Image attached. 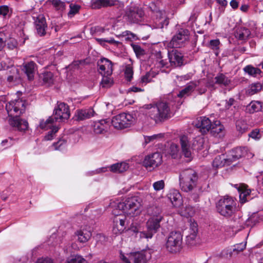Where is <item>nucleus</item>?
Wrapping results in <instances>:
<instances>
[{
    "mask_svg": "<svg viewBox=\"0 0 263 263\" xmlns=\"http://www.w3.org/2000/svg\"><path fill=\"white\" fill-rule=\"evenodd\" d=\"M105 32V29L100 26H93L90 28V33L91 35H101Z\"/></svg>",
    "mask_w": 263,
    "mask_h": 263,
    "instance_id": "50",
    "label": "nucleus"
},
{
    "mask_svg": "<svg viewBox=\"0 0 263 263\" xmlns=\"http://www.w3.org/2000/svg\"><path fill=\"white\" fill-rule=\"evenodd\" d=\"M163 137V135L162 134L154 135L149 136H144V140L145 144H147L152 141H153L154 140L157 138H160Z\"/></svg>",
    "mask_w": 263,
    "mask_h": 263,
    "instance_id": "55",
    "label": "nucleus"
},
{
    "mask_svg": "<svg viewBox=\"0 0 263 263\" xmlns=\"http://www.w3.org/2000/svg\"><path fill=\"white\" fill-rule=\"evenodd\" d=\"M18 45V43L16 40L14 39H10L7 43V47L10 49H14L16 48Z\"/></svg>",
    "mask_w": 263,
    "mask_h": 263,
    "instance_id": "59",
    "label": "nucleus"
},
{
    "mask_svg": "<svg viewBox=\"0 0 263 263\" xmlns=\"http://www.w3.org/2000/svg\"><path fill=\"white\" fill-rule=\"evenodd\" d=\"M154 28L161 29L168 25V18L166 15L164 11L159 12V14L155 15V17L154 20Z\"/></svg>",
    "mask_w": 263,
    "mask_h": 263,
    "instance_id": "20",
    "label": "nucleus"
},
{
    "mask_svg": "<svg viewBox=\"0 0 263 263\" xmlns=\"http://www.w3.org/2000/svg\"><path fill=\"white\" fill-rule=\"evenodd\" d=\"M259 103L257 102H251L249 106V110L250 112L257 111L259 109Z\"/></svg>",
    "mask_w": 263,
    "mask_h": 263,
    "instance_id": "57",
    "label": "nucleus"
},
{
    "mask_svg": "<svg viewBox=\"0 0 263 263\" xmlns=\"http://www.w3.org/2000/svg\"><path fill=\"white\" fill-rule=\"evenodd\" d=\"M179 152V148L177 144H172L170 147V154L172 158L175 159L177 157Z\"/></svg>",
    "mask_w": 263,
    "mask_h": 263,
    "instance_id": "51",
    "label": "nucleus"
},
{
    "mask_svg": "<svg viewBox=\"0 0 263 263\" xmlns=\"http://www.w3.org/2000/svg\"><path fill=\"white\" fill-rule=\"evenodd\" d=\"M219 44H220V42H219V40H211L210 42V45H209L210 47L212 49L216 51L215 52V53L216 55H218V50L219 48Z\"/></svg>",
    "mask_w": 263,
    "mask_h": 263,
    "instance_id": "53",
    "label": "nucleus"
},
{
    "mask_svg": "<svg viewBox=\"0 0 263 263\" xmlns=\"http://www.w3.org/2000/svg\"><path fill=\"white\" fill-rule=\"evenodd\" d=\"M24 110V103L22 100H16L12 114L10 115V117H14L9 120L10 124L21 132L25 130L28 127V122L25 120L21 119L17 117L22 114Z\"/></svg>",
    "mask_w": 263,
    "mask_h": 263,
    "instance_id": "4",
    "label": "nucleus"
},
{
    "mask_svg": "<svg viewBox=\"0 0 263 263\" xmlns=\"http://www.w3.org/2000/svg\"><path fill=\"white\" fill-rule=\"evenodd\" d=\"M211 134L216 137H222L224 135V127L219 121H215L211 124Z\"/></svg>",
    "mask_w": 263,
    "mask_h": 263,
    "instance_id": "24",
    "label": "nucleus"
},
{
    "mask_svg": "<svg viewBox=\"0 0 263 263\" xmlns=\"http://www.w3.org/2000/svg\"><path fill=\"white\" fill-rule=\"evenodd\" d=\"M147 109V114L155 123H159L167 120L171 116L168 104L163 101H158L153 104L145 105Z\"/></svg>",
    "mask_w": 263,
    "mask_h": 263,
    "instance_id": "1",
    "label": "nucleus"
},
{
    "mask_svg": "<svg viewBox=\"0 0 263 263\" xmlns=\"http://www.w3.org/2000/svg\"><path fill=\"white\" fill-rule=\"evenodd\" d=\"M163 219V216L157 217H151L146 222V230L140 232L139 236L140 238L151 239L153 237L160 227V222Z\"/></svg>",
    "mask_w": 263,
    "mask_h": 263,
    "instance_id": "6",
    "label": "nucleus"
},
{
    "mask_svg": "<svg viewBox=\"0 0 263 263\" xmlns=\"http://www.w3.org/2000/svg\"><path fill=\"white\" fill-rule=\"evenodd\" d=\"M262 88V85L260 83H255L249 86L246 90L247 95L252 96L259 92Z\"/></svg>",
    "mask_w": 263,
    "mask_h": 263,
    "instance_id": "36",
    "label": "nucleus"
},
{
    "mask_svg": "<svg viewBox=\"0 0 263 263\" xmlns=\"http://www.w3.org/2000/svg\"><path fill=\"white\" fill-rule=\"evenodd\" d=\"M15 105V100L13 101H11L8 104L6 105V109L8 112L9 116L10 115H12V112L13 111V108Z\"/></svg>",
    "mask_w": 263,
    "mask_h": 263,
    "instance_id": "58",
    "label": "nucleus"
},
{
    "mask_svg": "<svg viewBox=\"0 0 263 263\" xmlns=\"http://www.w3.org/2000/svg\"><path fill=\"white\" fill-rule=\"evenodd\" d=\"M181 154L190 161L192 158L193 149L199 150L202 148L203 140L201 138L195 139L191 143L189 138L185 135L180 137Z\"/></svg>",
    "mask_w": 263,
    "mask_h": 263,
    "instance_id": "3",
    "label": "nucleus"
},
{
    "mask_svg": "<svg viewBox=\"0 0 263 263\" xmlns=\"http://www.w3.org/2000/svg\"><path fill=\"white\" fill-rule=\"evenodd\" d=\"M147 213L151 217H157L158 216H162L161 215V209L156 206H151L147 208Z\"/></svg>",
    "mask_w": 263,
    "mask_h": 263,
    "instance_id": "44",
    "label": "nucleus"
},
{
    "mask_svg": "<svg viewBox=\"0 0 263 263\" xmlns=\"http://www.w3.org/2000/svg\"><path fill=\"white\" fill-rule=\"evenodd\" d=\"M165 247L167 251L171 253L180 252L182 249V236L180 232H172L169 234Z\"/></svg>",
    "mask_w": 263,
    "mask_h": 263,
    "instance_id": "7",
    "label": "nucleus"
},
{
    "mask_svg": "<svg viewBox=\"0 0 263 263\" xmlns=\"http://www.w3.org/2000/svg\"><path fill=\"white\" fill-rule=\"evenodd\" d=\"M55 121V119L53 116L49 117L45 121L44 120H41L40 123V127L42 129H47L48 128H50L52 123Z\"/></svg>",
    "mask_w": 263,
    "mask_h": 263,
    "instance_id": "42",
    "label": "nucleus"
},
{
    "mask_svg": "<svg viewBox=\"0 0 263 263\" xmlns=\"http://www.w3.org/2000/svg\"><path fill=\"white\" fill-rule=\"evenodd\" d=\"M215 83L220 86H228L231 83V80L223 73H218L215 78Z\"/></svg>",
    "mask_w": 263,
    "mask_h": 263,
    "instance_id": "30",
    "label": "nucleus"
},
{
    "mask_svg": "<svg viewBox=\"0 0 263 263\" xmlns=\"http://www.w3.org/2000/svg\"><path fill=\"white\" fill-rule=\"evenodd\" d=\"M132 119L131 115L123 112L114 116L111 120V124L116 129H123L130 126Z\"/></svg>",
    "mask_w": 263,
    "mask_h": 263,
    "instance_id": "10",
    "label": "nucleus"
},
{
    "mask_svg": "<svg viewBox=\"0 0 263 263\" xmlns=\"http://www.w3.org/2000/svg\"><path fill=\"white\" fill-rule=\"evenodd\" d=\"M70 10L68 13V15L69 17H72L74 14L77 13L80 10V7L78 5H70Z\"/></svg>",
    "mask_w": 263,
    "mask_h": 263,
    "instance_id": "54",
    "label": "nucleus"
},
{
    "mask_svg": "<svg viewBox=\"0 0 263 263\" xmlns=\"http://www.w3.org/2000/svg\"><path fill=\"white\" fill-rule=\"evenodd\" d=\"M162 162V156L159 153H154L145 157L143 164L146 167H156Z\"/></svg>",
    "mask_w": 263,
    "mask_h": 263,
    "instance_id": "13",
    "label": "nucleus"
},
{
    "mask_svg": "<svg viewBox=\"0 0 263 263\" xmlns=\"http://www.w3.org/2000/svg\"><path fill=\"white\" fill-rule=\"evenodd\" d=\"M102 79L100 83V85L105 88H108L110 87L113 83L114 81L112 78L110 77L111 76L102 75Z\"/></svg>",
    "mask_w": 263,
    "mask_h": 263,
    "instance_id": "39",
    "label": "nucleus"
},
{
    "mask_svg": "<svg viewBox=\"0 0 263 263\" xmlns=\"http://www.w3.org/2000/svg\"><path fill=\"white\" fill-rule=\"evenodd\" d=\"M70 116L69 106L65 103H58L54 108L53 117L55 121L64 122L68 120Z\"/></svg>",
    "mask_w": 263,
    "mask_h": 263,
    "instance_id": "11",
    "label": "nucleus"
},
{
    "mask_svg": "<svg viewBox=\"0 0 263 263\" xmlns=\"http://www.w3.org/2000/svg\"><path fill=\"white\" fill-rule=\"evenodd\" d=\"M246 244L240 243L239 244H237L234 246L233 252H236L238 253L239 252L242 251L246 248Z\"/></svg>",
    "mask_w": 263,
    "mask_h": 263,
    "instance_id": "61",
    "label": "nucleus"
},
{
    "mask_svg": "<svg viewBox=\"0 0 263 263\" xmlns=\"http://www.w3.org/2000/svg\"><path fill=\"white\" fill-rule=\"evenodd\" d=\"M249 136L251 137L253 139H260L261 136L259 133V131L257 129H255L252 130L249 134Z\"/></svg>",
    "mask_w": 263,
    "mask_h": 263,
    "instance_id": "62",
    "label": "nucleus"
},
{
    "mask_svg": "<svg viewBox=\"0 0 263 263\" xmlns=\"http://www.w3.org/2000/svg\"><path fill=\"white\" fill-rule=\"evenodd\" d=\"M250 31L248 28L241 27L237 30L235 36L240 40H246L250 36Z\"/></svg>",
    "mask_w": 263,
    "mask_h": 263,
    "instance_id": "32",
    "label": "nucleus"
},
{
    "mask_svg": "<svg viewBox=\"0 0 263 263\" xmlns=\"http://www.w3.org/2000/svg\"><path fill=\"white\" fill-rule=\"evenodd\" d=\"M197 176L195 171L191 168H188L183 171L180 174L179 179L183 180V185L184 187L187 189L185 183L190 182L192 184H195L196 185V182L197 181Z\"/></svg>",
    "mask_w": 263,
    "mask_h": 263,
    "instance_id": "14",
    "label": "nucleus"
},
{
    "mask_svg": "<svg viewBox=\"0 0 263 263\" xmlns=\"http://www.w3.org/2000/svg\"><path fill=\"white\" fill-rule=\"evenodd\" d=\"M239 193V198L241 203H243L248 201V197L250 196L251 190L248 189V186L246 184H241L240 185H235Z\"/></svg>",
    "mask_w": 263,
    "mask_h": 263,
    "instance_id": "25",
    "label": "nucleus"
},
{
    "mask_svg": "<svg viewBox=\"0 0 263 263\" xmlns=\"http://www.w3.org/2000/svg\"><path fill=\"white\" fill-rule=\"evenodd\" d=\"M243 71L249 76L254 77H257V76L260 74L261 72L260 69L254 67L251 65H249L243 68Z\"/></svg>",
    "mask_w": 263,
    "mask_h": 263,
    "instance_id": "38",
    "label": "nucleus"
},
{
    "mask_svg": "<svg viewBox=\"0 0 263 263\" xmlns=\"http://www.w3.org/2000/svg\"><path fill=\"white\" fill-rule=\"evenodd\" d=\"M110 126L108 119L102 120L94 122L93 130L96 134H104L108 132Z\"/></svg>",
    "mask_w": 263,
    "mask_h": 263,
    "instance_id": "18",
    "label": "nucleus"
},
{
    "mask_svg": "<svg viewBox=\"0 0 263 263\" xmlns=\"http://www.w3.org/2000/svg\"><path fill=\"white\" fill-rule=\"evenodd\" d=\"M126 14L129 20L133 23H138L141 22L144 16L143 9L137 6L130 7L128 9Z\"/></svg>",
    "mask_w": 263,
    "mask_h": 263,
    "instance_id": "12",
    "label": "nucleus"
},
{
    "mask_svg": "<svg viewBox=\"0 0 263 263\" xmlns=\"http://www.w3.org/2000/svg\"><path fill=\"white\" fill-rule=\"evenodd\" d=\"M65 263H87V261L81 256L75 255L67 260Z\"/></svg>",
    "mask_w": 263,
    "mask_h": 263,
    "instance_id": "48",
    "label": "nucleus"
},
{
    "mask_svg": "<svg viewBox=\"0 0 263 263\" xmlns=\"http://www.w3.org/2000/svg\"><path fill=\"white\" fill-rule=\"evenodd\" d=\"M195 126L199 128L202 134H205L210 130L212 122L210 120L205 117H200L194 121Z\"/></svg>",
    "mask_w": 263,
    "mask_h": 263,
    "instance_id": "16",
    "label": "nucleus"
},
{
    "mask_svg": "<svg viewBox=\"0 0 263 263\" xmlns=\"http://www.w3.org/2000/svg\"><path fill=\"white\" fill-rule=\"evenodd\" d=\"M190 233H198V224L196 222H192L190 224Z\"/></svg>",
    "mask_w": 263,
    "mask_h": 263,
    "instance_id": "63",
    "label": "nucleus"
},
{
    "mask_svg": "<svg viewBox=\"0 0 263 263\" xmlns=\"http://www.w3.org/2000/svg\"><path fill=\"white\" fill-rule=\"evenodd\" d=\"M131 46L137 56H141L145 54V51L138 44H131Z\"/></svg>",
    "mask_w": 263,
    "mask_h": 263,
    "instance_id": "52",
    "label": "nucleus"
},
{
    "mask_svg": "<svg viewBox=\"0 0 263 263\" xmlns=\"http://www.w3.org/2000/svg\"><path fill=\"white\" fill-rule=\"evenodd\" d=\"M216 208L217 212L220 215L229 218L235 213L236 202L233 197L225 196L218 201Z\"/></svg>",
    "mask_w": 263,
    "mask_h": 263,
    "instance_id": "2",
    "label": "nucleus"
},
{
    "mask_svg": "<svg viewBox=\"0 0 263 263\" xmlns=\"http://www.w3.org/2000/svg\"><path fill=\"white\" fill-rule=\"evenodd\" d=\"M197 234L190 233L186 236V242L189 246H194L197 243Z\"/></svg>",
    "mask_w": 263,
    "mask_h": 263,
    "instance_id": "47",
    "label": "nucleus"
},
{
    "mask_svg": "<svg viewBox=\"0 0 263 263\" xmlns=\"http://www.w3.org/2000/svg\"><path fill=\"white\" fill-rule=\"evenodd\" d=\"M22 70L27 76L28 79L32 81L34 79L35 73L37 71V66L33 61L26 62L24 63Z\"/></svg>",
    "mask_w": 263,
    "mask_h": 263,
    "instance_id": "19",
    "label": "nucleus"
},
{
    "mask_svg": "<svg viewBox=\"0 0 263 263\" xmlns=\"http://www.w3.org/2000/svg\"><path fill=\"white\" fill-rule=\"evenodd\" d=\"M161 5L162 3L160 1L155 0L149 4L148 8L152 12L157 14H159V12H162L164 11L160 10Z\"/></svg>",
    "mask_w": 263,
    "mask_h": 263,
    "instance_id": "35",
    "label": "nucleus"
},
{
    "mask_svg": "<svg viewBox=\"0 0 263 263\" xmlns=\"http://www.w3.org/2000/svg\"><path fill=\"white\" fill-rule=\"evenodd\" d=\"M169 62L161 60L159 62V65L161 67L168 68L171 66L176 67L183 64V56L181 52L176 49L168 52Z\"/></svg>",
    "mask_w": 263,
    "mask_h": 263,
    "instance_id": "8",
    "label": "nucleus"
},
{
    "mask_svg": "<svg viewBox=\"0 0 263 263\" xmlns=\"http://www.w3.org/2000/svg\"><path fill=\"white\" fill-rule=\"evenodd\" d=\"M196 84L193 82H190L186 85L185 87L179 91L177 94L179 98H184L191 95V93L195 90Z\"/></svg>",
    "mask_w": 263,
    "mask_h": 263,
    "instance_id": "27",
    "label": "nucleus"
},
{
    "mask_svg": "<svg viewBox=\"0 0 263 263\" xmlns=\"http://www.w3.org/2000/svg\"><path fill=\"white\" fill-rule=\"evenodd\" d=\"M190 32L186 29L181 28L174 35L168 44L170 48H180L189 40Z\"/></svg>",
    "mask_w": 263,
    "mask_h": 263,
    "instance_id": "9",
    "label": "nucleus"
},
{
    "mask_svg": "<svg viewBox=\"0 0 263 263\" xmlns=\"http://www.w3.org/2000/svg\"><path fill=\"white\" fill-rule=\"evenodd\" d=\"M129 167L126 162L117 163L110 166V171L114 173H122L126 171Z\"/></svg>",
    "mask_w": 263,
    "mask_h": 263,
    "instance_id": "31",
    "label": "nucleus"
},
{
    "mask_svg": "<svg viewBox=\"0 0 263 263\" xmlns=\"http://www.w3.org/2000/svg\"><path fill=\"white\" fill-rule=\"evenodd\" d=\"M129 257L134 263H146V262L145 256L142 253L137 252L130 254Z\"/></svg>",
    "mask_w": 263,
    "mask_h": 263,
    "instance_id": "34",
    "label": "nucleus"
},
{
    "mask_svg": "<svg viewBox=\"0 0 263 263\" xmlns=\"http://www.w3.org/2000/svg\"><path fill=\"white\" fill-rule=\"evenodd\" d=\"M36 263H54L53 260L50 258H42L38 259Z\"/></svg>",
    "mask_w": 263,
    "mask_h": 263,
    "instance_id": "64",
    "label": "nucleus"
},
{
    "mask_svg": "<svg viewBox=\"0 0 263 263\" xmlns=\"http://www.w3.org/2000/svg\"><path fill=\"white\" fill-rule=\"evenodd\" d=\"M193 83L196 84L195 90L198 94L201 95L206 92L207 90V85L206 83L203 80H200L197 81H193Z\"/></svg>",
    "mask_w": 263,
    "mask_h": 263,
    "instance_id": "33",
    "label": "nucleus"
},
{
    "mask_svg": "<svg viewBox=\"0 0 263 263\" xmlns=\"http://www.w3.org/2000/svg\"><path fill=\"white\" fill-rule=\"evenodd\" d=\"M263 221V217L257 213H254L247 220L248 224L255 225L256 223Z\"/></svg>",
    "mask_w": 263,
    "mask_h": 263,
    "instance_id": "41",
    "label": "nucleus"
},
{
    "mask_svg": "<svg viewBox=\"0 0 263 263\" xmlns=\"http://www.w3.org/2000/svg\"><path fill=\"white\" fill-rule=\"evenodd\" d=\"M179 180H180V186L181 189L182 191H183L184 192H190V191H192L193 190H194V188L196 187V185H195V184H192V183L187 181V183H185V184L186 185L185 186H186V187H187V189H186V188L184 187V186L182 183L183 182V180H182V179H179Z\"/></svg>",
    "mask_w": 263,
    "mask_h": 263,
    "instance_id": "46",
    "label": "nucleus"
},
{
    "mask_svg": "<svg viewBox=\"0 0 263 263\" xmlns=\"http://www.w3.org/2000/svg\"><path fill=\"white\" fill-rule=\"evenodd\" d=\"M140 205L137 197H131L127 198L124 201L117 203L116 207L124 214L134 216Z\"/></svg>",
    "mask_w": 263,
    "mask_h": 263,
    "instance_id": "5",
    "label": "nucleus"
},
{
    "mask_svg": "<svg viewBox=\"0 0 263 263\" xmlns=\"http://www.w3.org/2000/svg\"><path fill=\"white\" fill-rule=\"evenodd\" d=\"M95 40L97 41L98 43L102 46L105 45V43H108L110 44H113L116 46H118L119 45H121V43L115 41L112 37H108V38H104V39H99V38H95Z\"/></svg>",
    "mask_w": 263,
    "mask_h": 263,
    "instance_id": "40",
    "label": "nucleus"
},
{
    "mask_svg": "<svg viewBox=\"0 0 263 263\" xmlns=\"http://www.w3.org/2000/svg\"><path fill=\"white\" fill-rule=\"evenodd\" d=\"M98 71L101 75L111 76L112 73V64L106 58H101L98 62Z\"/></svg>",
    "mask_w": 263,
    "mask_h": 263,
    "instance_id": "15",
    "label": "nucleus"
},
{
    "mask_svg": "<svg viewBox=\"0 0 263 263\" xmlns=\"http://www.w3.org/2000/svg\"><path fill=\"white\" fill-rule=\"evenodd\" d=\"M48 3L51 4L53 7L59 11H63L65 8V4L61 0H48Z\"/></svg>",
    "mask_w": 263,
    "mask_h": 263,
    "instance_id": "43",
    "label": "nucleus"
},
{
    "mask_svg": "<svg viewBox=\"0 0 263 263\" xmlns=\"http://www.w3.org/2000/svg\"><path fill=\"white\" fill-rule=\"evenodd\" d=\"M118 0H92L91 7L93 9H100L102 7H111L117 5Z\"/></svg>",
    "mask_w": 263,
    "mask_h": 263,
    "instance_id": "23",
    "label": "nucleus"
},
{
    "mask_svg": "<svg viewBox=\"0 0 263 263\" xmlns=\"http://www.w3.org/2000/svg\"><path fill=\"white\" fill-rule=\"evenodd\" d=\"M37 33L43 36L46 34V29L47 27L45 18L42 15H39L34 22Z\"/></svg>",
    "mask_w": 263,
    "mask_h": 263,
    "instance_id": "22",
    "label": "nucleus"
},
{
    "mask_svg": "<svg viewBox=\"0 0 263 263\" xmlns=\"http://www.w3.org/2000/svg\"><path fill=\"white\" fill-rule=\"evenodd\" d=\"M168 198L174 206H178L181 204V196L176 190L171 192L168 195Z\"/></svg>",
    "mask_w": 263,
    "mask_h": 263,
    "instance_id": "29",
    "label": "nucleus"
},
{
    "mask_svg": "<svg viewBox=\"0 0 263 263\" xmlns=\"http://www.w3.org/2000/svg\"><path fill=\"white\" fill-rule=\"evenodd\" d=\"M247 149L245 147H237L232 149L226 159L227 165H230L233 162L245 156Z\"/></svg>",
    "mask_w": 263,
    "mask_h": 263,
    "instance_id": "17",
    "label": "nucleus"
},
{
    "mask_svg": "<svg viewBox=\"0 0 263 263\" xmlns=\"http://www.w3.org/2000/svg\"><path fill=\"white\" fill-rule=\"evenodd\" d=\"M226 159L227 158H225L224 155L216 157L213 161V166L215 168H218L223 166L225 165H227Z\"/></svg>",
    "mask_w": 263,
    "mask_h": 263,
    "instance_id": "37",
    "label": "nucleus"
},
{
    "mask_svg": "<svg viewBox=\"0 0 263 263\" xmlns=\"http://www.w3.org/2000/svg\"><path fill=\"white\" fill-rule=\"evenodd\" d=\"M74 235L77 237V240L80 243L87 242L91 236V232L90 228H81L74 233Z\"/></svg>",
    "mask_w": 263,
    "mask_h": 263,
    "instance_id": "21",
    "label": "nucleus"
},
{
    "mask_svg": "<svg viewBox=\"0 0 263 263\" xmlns=\"http://www.w3.org/2000/svg\"><path fill=\"white\" fill-rule=\"evenodd\" d=\"M133 69L132 65L127 64L124 70L125 77L127 81H130L133 78Z\"/></svg>",
    "mask_w": 263,
    "mask_h": 263,
    "instance_id": "45",
    "label": "nucleus"
},
{
    "mask_svg": "<svg viewBox=\"0 0 263 263\" xmlns=\"http://www.w3.org/2000/svg\"><path fill=\"white\" fill-rule=\"evenodd\" d=\"M151 81V74L147 72L145 75L143 76L140 79V83L142 84H146Z\"/></svg>",
    "mask_w": 263,
    "mask_h": 263,
    "instance_id": "60",
    "label": "nucleus"
},
{
    "mask_svg": "<svg viewBox=\"0 0 263 263\" xmlns=\"http://www.w3.org/2000/svg\"><path fill=\"white\" fill-rule=\"evenodd\" d=\"M39 78L44 84L48 86L53 84L54 82L53 74L50 71H45L41 73L39 75Z\"/></svg>",
    "mask_w": 263,
    "mask_h": 263,
    "instance_id": "28",
    "label": "nucleus"
},
{
    "mask_svg": "<svg viewBox=\"0 0 263 263\" xmlns=\"http://www.w3.org/2000/svg\"><path fill=\"white\" fill-rule=\"evenodd\" d=\"M236 126L237 130L241 134L245 133L248 129L247 124L244 121L241 120H238L236 122Z\"/></svg>",
    "mask_w": 263,
    "mask_h": 263,
    "instance_id": "49",
    "label": "nucleus"
},
{
    "mask_svg": "<svg viewBox=\"0 0 263 263\" xmlns=\"http://www.w3.org/2000/svg\"><path fill=\"white\" fill-rule=\"evenodd\" d=\"M95 112L91 108L78 110L76 113L77 120L79 121L89 119L95 116Z\"/></svg>",
    "mask_w": 263,
    "mask_h": 263,
    "instance_id": "26",
    "label": "nucleus"
},
{
    "mask_svg": "<svg viewBox=\"0 0 263 263\" xmlns=\"http://www.w3.org/2000/svg\"><path fill=\"white\" fill-rule=\"evenodd\" d=\"M153 186L154 189L155 191H160V190L164 189V186H165L164 181L162 180H161L155 182L153 183Z\"/></svg>",
    "mask_w": 263,
    "mask_h": 263,
    "instance_id": "56",
    "label": "nucleus"
}]
</instances>
